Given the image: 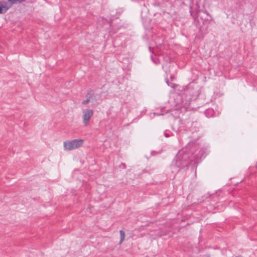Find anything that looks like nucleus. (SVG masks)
I'll return each mask as SVG.
<instances>
[{
	"label": "nucleus",
	"mask_w": 257,
	"mask_h": 257,
	"mask_svg": "<svg viewBox=\"0 0 257 257\" xmlns=\"http://www.w3.org/2000/svg\"><path fill=\"white\" fill-rule=\"evenodd\" d=\"M149 50H150V51H151V47H149Z\"/></svg>",
	"instance_id": "ddd939ff"
},
{
	"label": "nucleus",
	"mask_w": 257,
	"mask_h": 257,
	"mask_svg": "<svg viewBox=\"0 0 257 257\" xmlns=\"http://www.w3.org/2000/svg\"><path fill=\"white\" fill-rule=\"evenodd\" d=\"M171 134H172V133L170 131H168V130H166L164 132V136L166 138L170 137L171 136Z\"/></svg>",
	"instance_id": "9b49d317"
},
{
	"label": "nucleus",
	"mask_w": 257,
	"mask_h": 257,
	"mask_svg": "<svg viewBox=\"0 0 257 257\" xmlns=\"http://www.w3.org/2000/svg\"><path fill=\"white\" fill-rule=\"evenodd\" d=\"M83 143L82 139H74L72 141H66L63 143L65 151H71L81 147Z\"/></svg>",
	"instance_id": "7ed1b4c3"
},
{
	"label": "nucleus",
	"mask_w": 257,
	"mask_h": 257,
	"mask_svg": "<svg viewBox=\"0 0 257 257\" xmlns=\"http://www.w3.org/2000/svg\"><path fill=\"white\" fill-rule=\"evenodd\" d=\"M204 5L202 4L201 0H196L195 4H192L190 6V13L191 16L195 20L196 18H197V16H195L193 15V11H195L196 14H198L200 12H203V9H204Z\"/></svg>",
	"instance_id": "20e7f679"
},
{
	"label": "nucleus",
	"mask_w": 257,
	"mask_h": 257,
	"mask_svg": "<svg viewBox=\"0 0 257 257\" xmlns=\"http://www.w3.org/2000/svg\"><path fill=\"white\" fill-rule=\"evenodd\" d=\"M205 14H206L207 16H209V17L210 18V19H203V18L202 17L200 18V19H201V20L203 22V25H205V24H209L211 22V21H213V19H212L211 16H210L208 13L205 10L204 12H203Z\"/></svg>",
	"instance_id": "6e6552de"
},
{
	"label": "nucleus",
	"mask_w": 257,
	"mask_h": 257,
	"mask_svg": "<svg viewBox=\"0 0 257 257\" xmlns=\"http://www.w3.org/2000/svg\"><path fill=\"white\" fill-rule=\"evenodd\" d=\"M94 111L91 109H84L82 110L83 123L85 126H87L89 120L93 116Z\"/></svg>",
	"instance_id": "39448f33"
},
{
	"label": "nucleus",
	"mask_w": 257,
	"mask_h": 257,
	"mask_svg": "<svg viewBox=\"0 0 257 257\" xmlns=\"http://www.w3.org/2000/svg\"><path fill=\"white\" fill-rule=\"evenodd\" d=\"M197 95V91H194L191 88L189 87L182 95L181 107L184 108L185 110L188 109L191 102L196 99Z\"/></svg>",
	"instance_id": "f03ea898"
},
{
	"label": "nucleus",
	"mask_w": 257,
	"mask_h": 257,
	"mask_svg": "<svg viewBox=\"0 0 257 257\" xmlns=\"http://www.w3.org/2000/svg\"><path fill=\"white\" fill-rule=\"evenodd\" d=\"M204 114L206 117L209 118L214 116L215 112L213 108H209L204 111Z\"/></svg>",
	"instance_id": "423d86ee"
},
{
	"label": "nucleus",
	"mask_w": 257,
	"mask_h": 257,
	"mask_svg": "<svg viewBox=\"0 0 257 257\" xmlns=\"http://www.w3.org/2000/svg\"><path fill=\"white\" fill-rule=\"evenodd\" d=\"M123 167L125 168V165H123Z\"/></svg>",
	"instance_id": "4468645a"
},
{
	"label": "nucleus",
	"mask_w": 257,
	"mask_h": 257,
	"mask_svg": "<svg viewBox=\"0 0 257 257\" xmlns=\"http://www.w3.org/2000/svg\"><path fill=\"white\" fill-rule=\"evenodd\" d=\"M92 96H93V93L91 91L88 92L87 93V94L86 95V99L84 100L82 102V103L84 105L87 104L90 101V99L92 97Z\"/></svg>",
	"instance_id": "1a4fd4ad"
},
{
	"label": "nucleus",
	"mask_w": 257,
	"mask_h": 257,
	"mask_svg": "<svg viewBox=\"0 0 257 257\" xmlns=\"http://www.w3.org/2000/svg\"><path fill=\"white\" fill-rule=\"evenodd\" d=\"M205 152L199 149V146L196 142H190L185 148L180 150L173 160L171 165L172 173H177L181 170L186 171L189 166H197L204 158Z\"/></svg>",
	"instance_id": "f257e3e1"
},
{
	"label": "nucleus",
	"mask_w": 257,
	"mask_h": 257,
	"mask_svg": "<svg viewBox=\"0 0 257 257\" xmlns=\"http://www.w3.org/2000/svg\"><path fill=\"white\" fill-rule=\"evenodd\" d=\"M11 8V6L8 5L7 3L0 6V14H4Z\"/></svg>",
	"instance_id": "0eeeda50"
},
{
	"label": "nucleus",
	"mask_w": 257,
	"mask_h": 257,
	"mask_svg": "<svg viewBox=\"0 0 257 257\" xmlns=\"http://www.w3.org/2000/svg\"><path fill=\"white\" fill-rule=\"evenodd\" d=\"M151 58H152V60L154 61L153 55H151Z\"/></svg>",
	"instance_id": "f8f14e48"
},
{
	"label": "nucleus",
	"mask_w": 257,
	"mask_h": 257,
	"mask_svg": "<svg viewBox=\"0 0 257 257\" xmlns=\"http://www.w3.org/2000/svg\"><path fill=\"white\" fill-rule=\"evenodd\" d=\"M120 239L119 243H121L124 240V236H125V233L122 230H120Z\"/></svg>",
	"instance_id": "9d476101"
}]
</instances>
